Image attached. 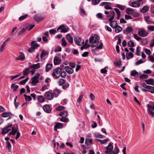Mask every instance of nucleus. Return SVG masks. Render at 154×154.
I'll return each mask as SVG.
<instances>
[{"mask_svg":"<svg viewBox=\"0 0 154 154\" xmlns=\"http://www.w3.org/2000/svg\"><path fill=\"white\" fill-rule=\"evenodd\" d=\"M66 37V39L70 43L72 44L73 42V38L70 34H67Z\"/></svg>","mask_w":154,"mask_h":154,"instance_id":"15","label":"nucleus"},{"mask_svg":"<svg viewBox=\"0 0 154 154\" xmlns=\"http://www.w3.org/2000/svg\"><path fill=\"white\" fill-rule=\"evenodd\" d=\"M39 76V73H37L36 75L32 78L31 79V84L33 85H36V84L39 81L38 79Z\"/></svg>","mask_w":154,"mask_h":154,"instance_id":"3","label":"nucleus"},{"mask_svg":"<svg viewBox=\"0 0 154 154\" xmlns=\"http://www.w3.org/2000/svg\"><path fill=\"white\" fill-rule=\"evenodd\" d=\"M29 71V69L27 68H26L25 70L23 71V73L24 75H28Z\"/></svg>","mask_w":154,"mask_h":154,"instance_id":"40","label":"nucleus"},{"mask_svg":"<svg viewBox=\"0 0 154 154\" xmlns=\"http://www.w3.org/2000/svg\"><path fill=\"white\" fill-rule=\"evenodd\" d=\"M68 113L67 111H64L61 112L59 114V116L62 117H66L68 116Z\"/></svg>","mask_w":154,"mask_h":154,"instance_id":"24","label":"nucleus"},{"mask_svg":"<svg viewBox=\"0 0 154 154\" xmlns=\"http://www.w3.org/2000/svg\"><path fill=\"white\" fill-rule=\"evenodd\" d=\"M134 37L137 41H140L142 39L141 37L138 36L137 34H134Z\"/></svg>","mask_w":154,"mask_h":154,"instance_id":"55","label":"nucleus"},{"mask_svg":"<svg viewBox=\"0 0 154 154\" xmlns=\"http://www.w3.org/2000/svg\"><path fill=\"white\" fill-rule=\"evenodd\" d=\"M116 7L118 8L121 10H123L125 8V6L119 4H116Z\"/></svg>","mask_w":154,"mask_h":154,"instance_id":"43","label":"nucleus"},{"mask_svg":"<svg viewBox=\"0 0 154 154\" xmlns=\"http://www.w3.org/2000/svg\"><path fill=\"white\" fill-rule=\"evenodd\" d=\"M138 34L140 36L144 37L147 36L148 34L147 32L144 30H142L139 31Z\"/></svg>","mask_w":154,"mask_h":154,"instance_id":"10","label":"nucleus"},{"mask_svg":"<svg viewBox=\"0 0 154 154\" xmlns=\"http://www.w3.org/2000/svg\"><path fill=\"white\" fill-rule=\"evenodd\" d=\"M52 68V64L50 63H48L45 66V71L46 72L49 71Z\"/></svg>","mask_w":154,"mask_h":154,"instance_id":"21","label":"nucleus"},{"mask_svg":"<svg viewBox=\"0 0 154 154\" xmlns=\"http://www.w3.org/2000/svg\"><path fill=\"white\" fill-rule=\"evenodd\" d=\"M64 69L68 73L72 74L73 72V70L69 66H66L64 67Z\"/></svg>","mask_w":154,"mask_h":154,"instance_id":"16","label":"nucleus"},{"mask_svg":"<svg viewBox=\"0 0 154 154\" xmlns=\"http://www.w3.org/2000/svg\"><path fill=\"white\" fill-rule=\"evenodd\" d=\"M43 109L45 112L48 113H50L51 111L49 106L48 104L44 105L43 106Z\"/></svg>","mask_w":154,"mask_h":154,"instance_id":"12","label":"nucleus"},{"mask_svg":"<svg viewBox=\"0 0 154 154\" xmlns=\"http://www.w3.org/2000/svg\"><path fill=\"white\" fill-rule=\"evenodd\" d=\"M63 127V125L62 124L57 122L54 126V129L55 131H57V129L61 128Z\"/></svg>","mask_w":154,"mask_h":154,"instance_id":"14","label":"nucleus"},{"mask_svg":"<svg viewBox=\"0 0 154 154\" xmlns=\"http://www.w3.org/2000/svg\"><path fill=\"white\" fill-rule=\"evenodd\" d=\"M48 52L45 51V50H43L42 51V54L41 55V58L42 59L43 56H45L46 55H48Z\"/></svg>","mask_w":154,"mask_h":154,"instance_id":"38","label":"nucleus"},{"mask_svg":"<svg viewBox=\"0 0 154 154\" xmlns=\"http://www.w3.org/2000/svg\"><path fill=\"white\" fill-rule=\"evenodd\" d=\"M85 143L88 146H90L92 144V140L91 139H86Z\"/></svg>","mask_w":154,"mask_h":154,"instance_id":"28","label":"nucleus"},{"mask_svg":"<svg viewBox=\"0 0 154 154\" xmlns=\"http://www.w3.org/2000/svg\"><path fill=\"white\" fill-rule=\"evenodd\" d=\"M148 91L152 94H154V87L149 86L148 89Z\"/></svg>","mask_w":154,"mask_h":154,"instance_id":"34","label":"nucleus"},{"mask_svg":"<svg viewBox=\"0 0 154 154\" xmlns=\"http://www.w3.org/2000/svg\"><path fill=\"white\" fill-rule=\"evenodd\" d=\"M10 116H12V114L10 112H5L2 114V116L3 117H7Z\"/></svg>","mask_w":154,"mask_h":154,"instance_id":"27","label":"nucleus"},{"mask_svg":"<svg viewBox=\"0 0 154 154\" xmlns=\"http://www.w3.org/2000/svg\"><path fill=\"white\" fill-rule=\"evenodd\" d=\"M147 106L148 108V109H151V110L154 111V106L151 105L149 104H148Z\"/></svg>","mask_w":154,"mask_h":154,"instance_id":"59","label":"nucleus"},{"mask_svg":"<svg viewBox=\"0 0 154 154\" xmlns=\"http://www.w3.org/2000/svg\"><path fill=\"white\" fill-rule=\"evenodd\" d=\"M80 13L81 15H86L85 11L82 8H80Z\"/></svg>","mask_w":154,"mask_h":154,"instance_id":"58","label":"nucleus"},{"mask_svg":"<svg viewBox=\"0 0 154 154\" xmlns=\"http://www.w3.org/2000/svg\"><path fill=\"white\" fill-rule=\"evenodd\" d=\"M40 67V63H38L36 64H33L29 66L30 69H38Z\"/></svg>","mask_w":154,"mask_h":154,"instance_id":"18","label":"nucleus"},{"mask_svg":"<svg viewBox=\"0 0 154 154\" xmlns=\"http://www.w3.org/2000/svg\"><path fill=\"white\" fill-rule=\"evenodd\" d=\"M26 29L24 28H23L20 31H19L18 33V35H22L24 32L26 31Z\"/></svg>","mask_w":154,"mask_h":154,"instance_id":"52","label":"nucleus"},{"mask_svg":"<svg viewBox=\"0 0 154 154\" xmlns=\"http://www.w3.org/2000/svg\"><path fill=\"white\" fill-rule=\"evenodd\" d=\"M125 11L128 14H132L134 12V10L132 9L129 8H127Z\"/></svg>","mask_w":154,"mask_h":154,"instance_id":"30","label":"nucleus"},{"mask_svg":"<svg viewBox=\"0 0 154 154\" xmlns=\"http://www.w3.org/2000/svg\"><path fill=\"white\" fill-rule=\"evenodd\" d=\"M148 29L149 30L151 31H154V26H152L148 27Z\"/></svg>","mask_w":154,"mask_h":154,"instance_id":"64","label":"nucleus"},{"mask_svg":"<svg viewBox=\"0 0 154 154\" xmlns=\"http://www.w3.org/2000/svg\"><path fill=\"white\" fill-rule=\"evenodd\" d=\"M113 63L115 66H117L118 67H120V66H121V61H119V62H114Z\"/></svg>","mask_w":154,"mask_h":154,"instance_id":"54","label":"nucleus"},{"mask_svg":"<svg viewBox=\"0 0 154 154\" xmlns=\"http://www.w3.org/2000/svg\"><path fill=\"white\" fill-rule=\"evenodd\" d=\"M100 2V0H93L92 3L94 5H96L98 4Z\"/></svg>","mask_w":154,"mask_h":154,"instance_id":"57","label":"nucleus"},{"mask_svg":"<svg viewBox=\"0 0 154 154\" xmlns=\"http://www.w3.org/2000/svg\"><path fill=\"white\" fill-rule=\"evenodd\" d=\"M143 1L139 0L135 2H132L130 4V5L133 7H138L140 6L141 4H142Z\"/></svg>","mask_w":154,"mask_h":154,"instance_id":"7","label":"nucleus"},{"mask_svg":"<svg viewBox=\"0 0 154 154\" xmlns=\"http://www.w3.org/2000/svg\"><path fill=\"white\" fill-rule=\"evenodd\" d=\"M131 75L133 76H135L139 75L138 73L135 70H132L131 73Z\"/></svg>","mask_w":154,"mask_h":154,"instance_id":"32","label":"nucleus"},{"mask_svg":"<svg viewBox=\"0 0 154 154\" xmlns=\"http://www.w3.org/2000/svg\"><path fill=\"white\" fill-rule=\"evenodd\" d=\"M29 79V78L27 77L25 79L20 81V84L22 85L25 84L28 81Z\"/></svg>","mask_w":154,"mask_h":154,"instance_id":"45","label":"nucleus"},{"mask_svg":"<svg viewBox=\"0 0 154 154\" xmlns=\"http://www.w3.org/2000/svg\"><path fill=\"white\" fill-rule=\"evenodd\" d=\"M145 82L147 84L154 85V80L153 79H146L145 80Z\"/></svg>","mask_w":154,"mask_h":154,"instance_id":"20","label":"nucleus"},{"mask_svg":"<svg viewBox=\"0 0 154 154\" xmlns=\"http://www.w3.org/2000/svg\"><path fill=\"white\" fill-rule=\"evenodd\" d=\"M69 86V84L68 83H65L62 87V88L64 90L66 89Z\"/></svg>","mask_w":154,"mask_h":154,"instance_id":"46","label":"nucleus"},{"mask_svg":"<svg viewBox=\"0 0 154 154\" xmlns=\"http://www.w3.org/2000/svg\"><path fill=\"white\" fill-rule=\"evenodd\" d=\"M18 130V125L16 124L13 125L11 131L9 133V135H14Z\"/></svg>","mask_w":154,"mask_h":154,"instance_id":"4","label":"nucleus"},{"mask_svg":"<svg viewBox=\"0 0 154 154\" xmlns=\"http://www.w3.org/2000/svg\"><path fill=\"white\" fill-rule=\"evenodd\" d=\"M20 55L16 57L15 60H20L23 61L25 59V57L24 54L21 52H19Z\"/></svg>","mask_w":154,"mask_h":154,"instance_id":"9","label":"nucleus"},{"mask_svg":"<svg viewBox=\"0 0 154 154\" xmlns=\"http://www.w3.org/2000/svg\"><path fill=\"white\" fill-rule=\"evenodd\" d=\"M144 50L145 52L147 54L149 55L150 54L151 51H150L149 49L145 48L144 49Z\"/></svg>","mask_w":154,"mask_h":154,"instance_id":"62","label":"nucleus"},{"mask_svg":"<svg viewBox=\"0 0 154 154\" xmlns=\"http://www.w3.org/2000/svg\"><path fill=\"white\" fill-rule=\"evenodd\" d=\"M112 154H118L119 152V149L117 145L115 144V147L114 150L112 151Z\"/></svg>","mask_w":154,"mask_h":154,"instance_id":"17","label":"nucleus"},{"mask_svg":"<svg viewBox=\"0 0 154 154\" xmlns=\"http://www.w3.org/2000/svg\"><path fill=\"white\" fill-rule=\"evenodd\" d=\"M83 95L82 94L80 95L79 96V97L78 98L77 102H82V99L83 98Z\"/></svg>","mask_w":154,"mask_h":154,"instance_id":"60","label":"nucleus"},{"mask_svg":"<svg viewBox=\"0 0 154 154\" xmlns=\"http://www.w3.org/2000/svg\"><path fill=\"white\" fill-rule=\"evenodd\" d=\"M23 96L25 97V100L26 101H30L32 100V98L30 96H28L26 94H24Z\"/></svg>","mask_w":154,"mask_h":154,"instance_id":"36","label":"nucleus"},{"mask_svg":"<svg viewBox=\"0 0 154 154\" xmlns=\"http://www.w3.org/2000/svg\"><path fill=\"white\" fill-rule=\"evenodd\" d=\"M147 111L148 113L150 114L152 117H154V112L149 109H147Z\"/></svg>","mask_w":154,"mask_h":154,"instance_id":"42","label":"nucleus"},{"mask_svg":"<svg viewBox=\"0 0 154 154\" xmlns=\"http://www.w3.org/2000/svg\"><path fill=\"white\" fill-rule=\"evenodd\" d=\"M134 57V55L133 54L132 52H130L129 53H127L126 54V58L128 59H129L130 58H132Z\"/></svg>","mask_w":154,"mask_h":154,"instance_id":"35","label":"nucleus"},{"mask_svg":"<svg viewBox=\"0 0 154 154\" xmlns=\"http://www.w3.org/2000/svg\"><path fill=\"white\" fill-rule=\"evenodd\" d=\"M6 43L5 42H3L2 44V45L1 47L0 48V51L1 52H2L4 49V48L5 46Z\"/></svg>","mask_w":154,"mask_h":154,"instance_id":"56","label":"nucleus"},{"mask_svg":"<svg viewBox=\"0 0 154 154\" xmlns=\"http://www.w3.org/2000/svg\"><path fill=\"white\" fill-rule=\"evenodd\" d=\"M66 72L63 71V72L61 71L60 73V76L63 78H65L66 77Z\"/></svg>","mask_w":154,"mask_h":154,"instance_id":"49","label":"nucleus"},{"mask_svg":"<svg viewBox=\"0 0 154 154\" xmlns=\"http://www.w3.org/2000/svg\"><path fill=\"white\" fill-rule=\"evenodd\" d=\"M149 9V7L147 6H144L141 10L140 11L143 13H145Z\"/></svg>","mask_w":154,"mask_h":154,"instance_id":"33","label":"nucleus"},{"mask_svg":"<svg viewBox=\"0 0 154 154\" xmlns=\"http://www.w3.org/2000/svg\"><path fill=\"white\" fill-rule=\"evenodd\" d=\"M37 100L39 102L42 103L44 101L45 99L43 96L42 95H38L37 97Z\"/></svg>","mask_w":154,"mask_h":154,"instance_id":"25","label":"nucleus"},{"mask_svg":"<svg viewBox=\"0 0 154 154\" xmlns=\"http://www.w3.org/2000/svg\"><path fill=\"white\" fill-rule=\"evenodd\" d=\"M110 25L112 28L114 29L117 27L118 23L116 21L113 20L112 22H111L110 23Z\"/></svg>","mask_w":154,"mask_h":154,"instance_id":"19","label":"nucleus"},{"mask_svg":"<svg viewBox=\"0 0 154 154\" xmlns=\"http://www.w3.org/2000/svg\"><path fill=\"white\" fill-rule=\"evenodd\" d=\"M148 76L145 74H142L140 76V78L142 79H146L148 78Z\"/></svg>","mask_w":154,"mask_h":154,"instance_id":"53","label":"nucleus"},{"mask_svg":"<svg viewBox=\"0 0 154 154\" xmlns=\"http://www.w3.org/2000/svg\"><path fill=\"white\" fill-rule=\"evenodd\" d=\"M49 32L51 34H54L56 32V31L55 29H51L49 30Z\"/></svg>","mask_w":154,"mask_h":154,"instance_id":"61","label":"nucleus"},{"mask_svg":"<svg viewBox=\"0 0 154 154\" xmlns=\"http://www.w3.org/2000/svg\"><path fill=\"white\" fill-rule=\"evenodd\" d=\"M99 43V40H97V39H94V41L92 43V44L91 45V46L92 47H95L96 46L97 47L93 50H96L97 49H101L102 48L103 46V43L100 42V45L98 46H97L98 45Z\"/></svg>","mask_w":154,"mask_h":154,"instance_id":"1","label":"nucleus"},{"mask_svg":"<svg viewBox=\"0 0 154 154\" xmlns=\"http://www.w3.org/2000/svg\"><path fill=\"white\" fill-rule=\"evenodd\" d=\"M6 147L9 149V151L11 149V145L10 142L8 141L6 142Z\"/></svg>","mask_w":154,"mask_h":154,"instance_id":"44","label":"nucleus"},{"mask_svg":"<svg viewBox=\"0 0 154 154\" xmlns=\"http://www.w3.org/2000/svg\"><path fill=\"white\" fill-rule=\"evenodd\" d=\"M36 41H32L31 43V46L32 47L35 49L37 48L39 46V45L36 43Z\"/></svg>","mask_w":154,"mask_h":154,"instance_id":"22","label":"nucleus"},{"mask_svg":"<svg viewBox=\"0 0 154 154\" xmlns=\"http://www.w3.org/2000/svg\"><path fill=\"white\" fill-rule=\"evenodd\" d=\"M34 20L36 22H39L42 21L43 19V17L39 14H36L34 17Z\"/></svg>","mask_w":154,"mask_h":154,"instance_id":"11","label":"nucleus"},{"mask_svg":"<svg viewBox=\"0 0 154 154\" xmlns=\"http://www.w3.org/2000/svg\"><path fill=\"white\" fill-rule=\"evenodd\" d=\"M61 40L62 41V46L64 47L66 46L67 45V43L65 40L64 38H62Z\"/></svg>","mask_w":154,"mask_h":154,"instance_id":"50","label":"nucleus"},{"mask_svg":"<svg viewBox=\"0 0 154 154\" xmlns=\"http://www.w3.org/2000/svg\"><path fill=\"white\" fill-rule=\"evenodd\" d=\"M115 31L116 33H119L122 30V28L120 26L118 25L116 28H115Z\"/></svg>","mask_w":154,"mask_h":154,"instance_id":"31","label":"nucleus"},{"mask_svg":"<svg viewBox=\"0 0 154 154\" xmlns=\"http://www.w3.org/2000/svg\"><path fill=\"white\" fill-rule=\"evenodd\" d=\"M61 69L59 68H56L52 73V76L54 79H57L60 77Z\"/></svg>","mask_w":154,"mask_h":154,"instance_id":"2","label":"nucleus"},{"mask_svg":"<svg viewBox=\"0 0 154 154\" xmlns=\"http://www.w3.org/2000/svg\"><path fill=\"white\" fill-rule=\"evenodd\" d=\"M54 65L59 64L61 62V59L57 56H55L54 58Z\"/></svg>","mask_w":154,"mask_h":154,"instance_id":"13","label":"nucleus"},{"mask_svg":"<svg viewBox=\"0 0 154 154\" xmlns=\"http://www.w3.org/2000/svg\"><path fill=\"white\" fill-rule=\"evenodd\" d=\"M69 30V28L68 27H64L60 31L61 32H67Z\"/></svg>","mask_w":154,"mask_h":154,"instance_id":"48","label":"nucleus"},{"mask_svg":"<svg viewBox=\"0 0 154 154\" xmlns=\"http://www.w3.org/2000/svg\"><path fill=\"white\" fill-rule=\"evenodd\" d=\"M44 96L45 98L48 100H51L54 97L53 93L50 91L46 92Z\"/></svg>","mask_w":154,"mask_h":154,"instance_id":"6","label":"nucleus"},{"mask_svg":"<svg viewBox=\"0 0 154 154\" xmlns=\"http://www.w3.org/2000/svg\"><path fill=\"white\" fill-rule=\"evenodd\" d=\"M60 92L61 91L59 89L56 88L54 90L53 93L54 95V94L56 97H57L60 94Z\"/></svg>","mask_w":154,"mask_h":154,"instance_id":"26","label":"nucleus"},{"mask_svg":"<svg viewBox=\"0 0 154 154\" xmlns=\"http://www.w3.org/2000/svg\"><path fill=\"white\" fill-rule=\"evenodd\" d=\"M112 144V143L111 142L109 143L108 146L106 147V150L105 151V154H108L112 152L113 148Z\"/></svg>","mask_w":154,"mask_h":154,"instance_id":"5","label":"nucleus"},{"mask_svg":"<svg viewBox=\"0 0 154 154\" xmlns=\"http://www.w3.org/2000/svg\"><path fill=\"white\" fill-rule=\"evenodd\" d=\"M66 117H62L60 119V121L64 122H68L69 121V119Z\"/></svg>","mask_w":154,"mask_h":154,"instance_id":"51","label":"nucleus"},{"mask_svg":"<svg viewBox=\"0 0 154 154\" xmlns=\"http://www.w3.org/2000/svg\"><path fill=\"white\" fill-rule=\"evenodd\" d=\"M133 29L131 27H127L125 29L123 30V33L126 35L129 33H132L133 32Z\"/></svg>","mask_w":154,"mask_h":154,"instance_id":"8","label":"nucleus"},{"mask_svg":"<svg viewBox=\"0 0 154 154\" xmlns=\"http://www.w3.org/2000/svg\"><path fill=\"white\" fill-rule=\"evenodd\" d=\"M128 46L129 47H132L134 46V44L133 42L132 41H130L128 43Z\"/></svg>","mask_w":154,"mask_h":154,"instance_id":"39","label":"nucleus"},{"mask_svg":"<svg viewBox=\"0 0 154 154\" xmlns=\"http://www.w3.org/2000/svg\"><path fill=\"white\" fill-rule=\"evenodd\" d=\"M65 107L62 106H57L56 108V109L57 111H61L64 109L65 108Z\"/></svg>","mask_w":154,"mask_h":154,"instance_id":"47","label":"nucleus"},{"mask_svg":"<svg viewBox=\"0 0 154 154\" xmlns=\"http://www.w3.org/2000/svg\"><path fill=\"white\" fill-rule=\"evenodd\" d=\"M66 80L63 79H60L58 82V84L60 86L63 85L65 83Z\"/></svg>","mask_w":154,"mask_h":154,"instance_id":"29","label":"nucleus"},{"mask_svg":"<svg viewBox=\"0 0 154 154\" xmlns=\"http://www.w3.org/2000/svg\"><path fill=\"white\" fill-rule=\"evenodd\" d=\"M74 40L76 44L78 45H80V42L81 41V38L78 36H76L74 37Z\"/></svg>","mask_w":154,"mask_h":154,"instance_id":"23","label":"nucleus"},{"mask_svg":"<svg viewBox=\"0 0 154 154\" xmlns=\"http://www.w3.org/2000/svg\"><path fill=\"white\" fill-rule=\"evenodd\" d=\"M96 16L97 18L100 19H102L103 18L102 14L101 13H98L97 14Z\"/></svg>","mask_w":154,"mask_h":154,"instance_id":"63","label":"nucleus"},{"mask_svg":"<svg viewBox=\"0 0 154 154\" xmlns=\"http://www.w3.org/2000/svg\"><path fill=\"white\" fill-rule=\"evenodd\" d=\"M28 16V15L27 14H25V15L22 16H20L19 18V20L20 21H22L23 20L26 19Z\"/></svg>","mask_w":154,"mask_h":154,"instance_id":"41","label":"nucleus"},{"mask_svg":"<svg viewBox=\"0 0 154 154\" xmlns=\"http://www.w3.org/2000/svg\"><path fill=\"white\" fill-rule=\"evenodd\" d=\"M7 129L8 128L5 126L4 128H2V134H6L7 133H8Z\"/></svg>","mask_w":154,"mask_h":154,"instance_id":"37","label":"nucleus"}]
</instances>
